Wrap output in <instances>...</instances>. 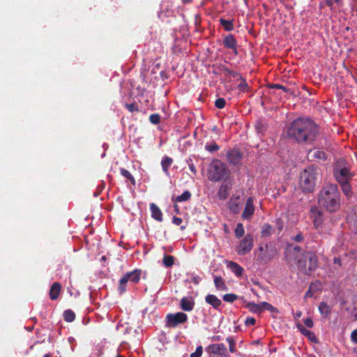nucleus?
I'll list each match as a JSON object with an SVG mask.
<instances>
[{"label":"nucleus","mask_w":357,"mask_h":357,"mask_svg":"<svg viewBox=\"0 0 357 357\" xmlns=\"http://www.w3.org/2000/svg\"><path fill=\"white\" fill-rule=\"evenodd\" d=\"M319 135L318 125L310 118H297L287 129L288 137L299 144H312Z\"/></svg>","instance_id":"1"},{"label":"nucleus","mask_w":357,"mask_h":357,"mask_svg":"<svg viewBox=\"0 0 357 357\" xmlns=\"http://www.w3.org/2000/svg\"><path fill=\"white\" fill-rule=\"evenodd\" d=\"M341 195L336 184H326L319 192V204L326 211L335 212L340 208Z\"/></svg>","instance_id":"2"},{"label":"nucleus","mask_w":357,"mask_h":357,"mask_svg":"<svg viewBox=\"0 0 357 357\" xmlns=\"http://www.w3.org/2000/svg\"><path fill=\"white\" fill-rule=\"evenodd\" d=\"M319 174V169L314 165L305 168L300 174L299 186L303 192H313Z\"/></svg>","instance_id":"3"},{"label":"nucleus","mask_w":357,"mask_h":357,"mask_svg":"<svg viewBox=\"0 0 357 357\" xmlns=\"http://www.w3.org/2000/svg\"><path fill=\"white\" fill-rule=\"evenodd\" d=\"M229 174L227 165L221 160L215 159L209 165L207 171L208 178L213 182H218L226 179Z\"/></svg>","instance_id":"4"},{"label":"nucleus","mask_w":357,"mask_h":357,"mask_svg":"<svg viewBox=\"0 0 357 357\" xmlns=\"http://www.w3.org/2000/svg\"><path fill=\"white\" fill-rule=\"evenodd\" d=\"M142 271L135 269L132 271L126 273L119 281V291L121 294L126 290L127 283L130 281L133 284H137L140 280Z\"/></svg>","instance_id":"5"},{"label":"nucleus","mask_w":357,"mask_h":357,"mask_svg":"<svg viewBox=\"0 0 357 357\" xmlns=\"http://www.w3.org/2000/svg\"><path fill=\"white\" fill-rule=\"evenodd\" d=\"M188 321V315L182 312L169 313L166 316V326L169 328H175L179 324Z\"/></svg>","instance_id":"6"},{"label":"nucleus","mask_w":357,"mask_h":357,"mask_svg":"<svg viewBox=\"0 0 357 357\" xmlns=\"http://www.w3.org/2000/svg\"><path fill=\"white\" fill-rule=\"evenodd\" d=\"M254 245V238L251 234H247L239 242L236 248V251L238 255H245L252 249Z\"/></svg>","instance_id":"7"},{"label":"nucleus","mask_w":357,"mask_h":357,"mask_svg":"<svg viewBox=\"0 0 357 357\" xmlns=\"http://www.w3.org/2000/svg\"><path fill=\"white\" fill-rule=\"evenodd\" d=\"M206 351L208 354V357H230L223 343L210 344L206 347Z\"/></svg>","instance_id":"8"},{"label":"nucleus","mask_w":357,"mask_h":357,"mask_svg":"<svg viewBox=\"0 0 357 357\" xmlns=\"http://www.w3.org/2000/svg\"><path fill=\"white\" fill-rule=\"evenodd\" d=\"M334 176L339 183L348 181L352 177V174L347 167H342L341 169L336 168L334 170Z\"/></svg>","instance_id":"9"},{"label":"nucleus","mask_w":357,"mask_h":357,"mask_svg":"<svg viewBox=\"0 0 357 357\" xmlns=\"http://www.w3.org/2000/svg\"><path fill=\"white\" fill-rule=\"evenodd\" d=\"M222 44L225 47L231 49L234 55H238L237 50L238 43L235 37L232 34H228L222 40Z\"/></svg>","instance_id":"10"},{"label":"nucleus","mask_w":357,"mask_h":357,"mask_svg":"<svg viewBox=\"0 0 357 357\" xmlns=\"http://www.w3.org/2000/svg\"><path fill=\"white\" fill-rule=\"evenodd\" d=\"M310 216L313 220L314 227L319 228L323 222L322 212L317 206H313L310 211Z\"/></svg>","instance_id":"11"},{"label":"nucleus","mask_w":357,"mask_h":357,"mask_svg":"<svg viewBox=\"0 0 357 357\" xmlns=\"http://www.w3.org/2000/svg\"><path fill=\"white\" fill-rule=\"evenodd\" d=\"M255 212L254 198L250 197L248 198L245 209L242 213V218L245 220H250Z\"/></svg>","instance_id":"12"},{"label":"nucleus","mask_w":357,"mask_h":357,"mask_svg":"<svg viewBox=\"0 0 357 357\" xmlns=\"http://www.w3.org/2000/svg\"><path fill=\"white\" fill-rule=\"evenodd\" d=\"M227 157L229 162L231 165H238L242 159V153L238 149H232L227 153Z\"/></svg>","instance_id":"13"},{"label":"nucleus","mask_w":357,"mask_h":357,"mask_svg":"<svg viewBox=\"0 0 357 357\" xmlns=\"http://www.w3.org/2000/svg\"><path fill=\"white\" fill-rule=\"evenodd\" d=\"M295 261L298 270L304 274L309 275L308 273V258H307V252L303 253Z\"/></svg>","instance_id":"14"},{"label":"nucleus","mask_w":357,"mask_h":357,"mask_svg":"<svg viewBox=\"0 0 357 357\" xmlns=\"http://www.w3.org/2000/svg\"><path fill=\"white\" fill-rule=\"evenodd\" d=\"M181 308L186 312H190L195 307V301L191 296L183 297L180 303Z\"/></svg>","instance_id":"15"},{"label":"nucleus","mask_w":357,"mask_h":357,"mask_svg":"<svg viewBox=\"0 0 357 357\" xmlns=\"http://www.w3.org/2000/svg\"><path fill=\"white\" fill-rule=\"evenodd\" d=\"M205 301L206 303L211 305L215 310H220V307L222 305V301L215 295L208 294L205 297Z\"/></svg>","instance_id":"16"},{"label":"nucleus","mask_w":357,"mask_h":357,"mask_svg":"<svg viewBox=\"0 0 357 357\" xmlns=\"http://www.w3.org/2000/svg\"><path fill=\"white\" fill-rule=\"evenodd\" d=\"M307 258H308V273L310 274L312 271L317 269L318 266V259L314 253L307 252Z\"/></svg>","instance_id":"17"},{"label":"nucleus","mask_w":357,"mask_h":357,"mask_svg":"<svg viewBox=\"0 0 357 357\" xmlns=\"http://www.w3.org/2000/svg\"><path fill=\"white\" fill-rule=\"evenodd\" d=\"M301 248L300 246H295L292 249L289 248L288 250V254L287 255V258L288 262L289 264L291 263L292 260H296L297 258L301 257Z\"/></svg>","instance_id":"18"},{"label":"nucleus","mask_w":357,"mask_h":357,"mask_svg":"<svg viewBox=\"0 0 357 357\" xmlns=\"http://www.w3.org/2000/svg\"><path fill=\"white\" fill-rule=\"evenodd\" d=\"M61 291V285L59 282H54L50 290V297L51 300H56Z\"/></svg>","instance_id":"19"},{"label":"nucleus","mask_w":357,"mask_h":357,"mask_svg":"<svg viewBox=\"0 0 357 357\" xmlns=\"http://www.w3.org/2000/svg\"><path fill=\"white\" fill-rule=\"evenodd\" d=\"M227 267L234 273L237 277H241L243 272L244 269L241 267L238 264L234 261H229L227 264Z\"/></svg>","instance_id":"20"},{"label":"nucleus","mask_w":357,"mask_h":357,"mask_svg":"<svg viewBox=\"0 0 357 357\" xmlns=\"http://www.w3.org/2000/svg\"><path fill=\"white\" fill-rule=\"evenodd\" d=\"M150 210L151 212V216L155 220L162 222V213L161 210L158 208V206L152 203L150 204Z\"/></svg>","instance_id":"21"},{"label":"nucleus","mask_w":357,"mask_h":357,"mask_svg":"<svg viewBox=\"0 0 357 357\" xmlns=\"http://www.w3.org/2000/svg\"><path fill=\"white\" fill-rule=\"evenodd\" d=\"M319 311L323 318H328L331 313L332 307L322 301L319 303Z\"/></svg>","instance_id":"22"},{"label":"nucleus","mask_w":357,"mask_h":357,"mask_svg":"<svg viewBox=\"0 0 357 357\" xmlns=\"http://www.w3.org/2000/svg\"><path fill=\"white\" fill-rule=\"evenodd\" d=\"M240 204V197L238 196L232 197L229 202V208L231 211L237 213L239 211Z\"/></svg>","instance_id":"23"},{"label":"nucleus","mask_w":357,"mask_h":357,"mask_svg":"<svg viewBox=\"0 0 357 357\" xmlns=\"http://www.w3.org/2000/svg\"><path fill=\"white\" fill-rule=\"evenodd\" d=\"M276 254L275 249H271V254L266 255L265 253L259 254L257 257V261L261 264H267L270 261Z\"/></svg>","instance_id":"24"},{"label":"nucleus","mask_w":357,"mask_h":357,"mask_svg":"<svg viewBox=\"0 0 357 357\" xmlns=\"http://www.w3.org/2000/svg\"><path fill=\"white\" fill-rule=\"evenodd\" d=\"M214 284L216 289L219 291L227 290V287L224 279L221 276H214Z\"/></svg>","instance_id":"25"},{"label":"nucleus","mask_w":357,"mask_h":357,"mask_svg":"<svg viewBox=\"0 0 357 357\" xmlns=\"http://www.w3.org/2000/svg\"><path fill=\"white\" fill-rule=\"evenodd\" d=\"M308 156L311 158H316L318 160H326V154L324 151L320 150L311 151L308 153Z\"/></svg>","instance_id":"26"},{"label":"nucleus","mask_w":357,"mask_h":357,"mask_svg":"<svg viewBox=\"0 0 357 357\" xmlns=\"http://www.w3.org/2000/svg\"><path fill=\"white\" fill-rule=\"evenodd\" d=\"M234 20H227L224 18L220 19V23L223 26L226 31H231L234 30V26L233 24Z\"/></svg>","instance_id":"27"},{"label":"nucleus","mask_w":357,"mask_h":357,"mask_svg":"<svg viewBox=\"0 0 357 357\" xmlns=\"http://www.w3.org/2000/svg\"><path fill=\"white\" fill-rule=\"evenodd\" d=\"M172 162H173V160L170 157L165 156L162 158V160L161 161V166H162V170L165 173H167V174L168 173V169H169V167L172 165Z\"/></svg>","instance_id":"28"},{"label":"nucleus","mask_w":357,"mask_h":357,"mask_svg":"<svg viewBox=\"0 0 357 357\" xmlns=\"http://www.w3.org/2000/svg\"><path fill=\"white\" fill-rule=\"evenodd\" d=\"M273 231V227L271 225H269L268 224H264L262 226V229H261V236L264 238L270 236L272 234Z\"/></svg>","instance_id":"29"},{"label":"nucleus","mask_w":357,"mask_h":357,"mask_svg":"<svg viewBox=\"0 0 357 357\" xmlns=\"http://www.w3.org/2000/svg\"><path fill=\"white\" fill-rule=\"evenodd\" d=\"M247 307L248 310L254 313H261V308L260 307V303L257 304L253 302L248 303L247 304Z\"/></svg>","instance_id":"30"},{"label":"nucleus","mask_w":357,"mask_h":357,"mask_svg":"<svg viewBox=\"0 0 357 357\" xmlns=\"http://www.w3.org/2000/svg\"><path fill=\"white\" fill-rule=\"evenodd\" d=\"M63 319L67 322H72L75 319V314L71 310H66L63 312Z\"/></svg>","instance_id":"31"},{"label":"nucleus","mask_w":357,"mask_h":357,"mask_svg":"<svg viewBox=\"0 0 357 357\" xmlns=\"http://www.w3.org/2000/svg\"><path fill=\"white\" fill-rule=\"evenodd\" d=\"M260 307L261 308V312L264 310H268L271 312H278V310L276 307H273L271 304L267 302H261Z\"/></svg>","instance_id":"32"},{"label":"nucleus","mask_w":357,"mask_h":357,"mask_svg":"<svg viewBox=\"0 0 357 357\" xmlns=\"http://www.w3.org/2000/svg\"><path fill=\"white\" fill-rule=\"evenodd\" d=\"M121 174L126 178L128 180H129L132 185H135L136 182L135 178L132 176V175L126 169L121 168L120 169Z\"/></svg>","instance_id":"33"},{"label":"nucleus","mask_w":357,"mask_h":357,"mask_svg":"<svg viewBox=\"0 0 357 357\" xmlns=\"http://www.w3.org/2000/svg\"><path fill=\"white\" fill-rule=\"evenodd\" d=\"M191 197V193L188 190H185L181 195L177 196L175 198L176 202H183L188 201Z\"/></svg>","instance_id":"34"},{"label":"nucleus","mask_w":357,"mask_h":357,"mask_svg":"<svg viewBox=\"0 0 357 357\" xmlns=\"http://www.w3.org/2000/svg\"><path fill=\"white\" fill-rule=\"evenodd\" d=\"M162 263L167 268L172 267L174 263V257L172 255H165L162 259Z\"/></svg>","instance_id":"35"},{"label":"nucleus","mask_w":357,"mask_h":357,"mask_svg":"<svg viewBox=\"0 0 357 357\" xmlns=\"http://www.w3.org/2000/svg\"><path fill=\"white\" fill-rule=\"evenodd\" d=\"M340 183L341 184V188L343 193L347 197L350 196L351 192V187L349 182L344 181Z\"/></svg>","instance_id":"36"},{"label":"nucleus","mask_w":357,"mask_h":357,"mask_svg":"<svg viewBox=\"0 0 357 357\" xmlns=\"http://www.w3.org/2000/svg\"><path fill=\"white\" fill-rule=\"evenodd\" d=\"M234 233L237 238H241L245 234V229L242 223L237 224Z\"/></svg>","instance_id":"37"},{"label":"nucleus","mask_w":357,"mask_h":357,"mask_svg":"<svg viewBox=\"0 0 357 357\" xmlns=\"http://www.w3.org/2000/svg\"><path fill=\"white\" fill-rule=\"evenodd\" d=\"M205 149L209 153H213L218 151L220 149V146L215 142H213L211 144H206Z\"/></svg>","instance_id":"38"},{"label":"nucleus","mask_w":357,"mask_h":357,"mask_svg":"<svg viewBox=\"0 0 357 357\" xmlns=\"http://www.w3.org/2000/svg\"><path fill=\"white\" fill-rule=\"evenodd\" d=\"M226 340L229 343V351L231 353L236 352V340H235L234 337L230 336V337H227Z\"/></svg>","instance_id":"39"},{"label":"nucleus","mask_w":357,"mask_h":357,"mask_svg":"<svg viewBox=\"0 0 357 357\" xmlns=\"http://www.w3.org/2000/svg\"><path fill=\"white\" fill-rule=\"evenodd\" d=\"M240 79H241V82L238 84V89L242 92L248 91L249 86H248V84H247L245 79L241 77H240Z\"/></svg>","instance_id":"40"},{"label":"nucleus","mask_w":357,"mask_h":357,"mask_svg":"<svg viewBox=\"0 0 357 357\" xmlns=\"http://www.w3.org/2000/svg\"><path fill=\"white\" fill-rule=\"evenodd\" d=\"M238 296L234 294H227L223 296L222 299L228 303H233L237 300Z\"/></svg>","instance_id":"41"},{"label":"nucleus","mask_w":357,"mask_h":357,"mask_svg":"<svg viewBox=\"0 0 357 357\" xmlns=\"http://www.w3.org/2000/svg\"><path fill=\"white\" fill-rule=\"evenodd\" d=\"M160 116L158 114H152L149 116V121L151 123L157 125L160 122Z\"/></svg>","instance_id":"42"},{"label":"nucleus","mask_w":357,"mask_h":357,"mask_svg":"<svg viewBox=\"0 0 357 357\" xmlns=\"http://www.w3.org/2000/svg\"><path fill=\"white\" fill-rule=\"evenodd\" d=\"M226 104V101L222 98H218L215 102V105L218 109H222Z\"/></svg>","instance_id":"43"},{"label":"nucleus","mask_w":357,"mask_h":357,"mask_svg":"<svg viewBox=\"0 0 357 357\" xmlns=\"http://www.w3.org/2000/svg\"><path fill=\"white\" fill-rule=\"evenodd\" d=\"M203 353V348L202 346H199L197 347L195 352L190 354V357H201Z\"/></svg>","instance_id":"44"},{"label":"nucleus","mask_w":357,"mask_h":357,"mask_svg":"<svg viewBox=\"0 0 357 357\" xmlns=\"http://www.w3.org/2000/svg\"><path fill=\"white\" fill-rule=\"evenodd\" d=\"M125 106L130 112L139 111L138 106L135 103L126 104Z\"/></svg>","instance_id":"45"},{"label":"nucleus","mask_w":357,"mask_h":357,"mask_svg":"<svg viewBox=\"0 0 357 357\" xmlns=\"http://www.w3.org/2000/svg\"><path fill=\"white\" fill-rule=\"evenodd\" d=\"M298 328L300 330V331L301 332V333L303 334L304 335H308V336L314 335L313 333L311 331H310L309 330L306 329L305 328H304L301 325H298Z\"/></svg>","instance_id":"46"},{"label":"nucleus","mask_w":357,"mask_h":357,"mask_svg":"<svg viewBox=\"0 0 357 357\" xmlns=\"http://www.w3.org/2000/svg\"><path fill=\"white\" fill-rule=\"evenodd\" d=\"M255 323H256V320L253 317H248L245 321V324L246 326L254 325V324H255Z\"/></svg>","instance_id":"47"},{"label":"nucleus","mask_w":357,"mask_h":357,"mask_svg":"<svg viewBox=\"0 0 357 357\" xmlns=\"http://www.w3.org/2000/svg\"><path fill=\"white\" fill-rule=\"evenodd\" d=\"M304 324L308 328H312L314 326L313 321L311 318H307L304 320Z\"/></svg>","instance_id":"48"},{"label":"nucleus","mask_w":357,"mask_h":357,"mask_svg":"<svg viewBox=\"0 0 357 357\" xmlns=\"http://www.w3.org/2000/svg\"><path fill=\"white\" fill-rule=\"evenodd\" d=\"M172 222L176 225H180L183 222V220L181 218L174 216Z\"/></svg>","instance_id":"49"},{"label":"nucleus","mask_w":357,"mask_h":357,"mask_svg":"<svg viewBox=\"0 0 357 357\" xmlns=\"http://www.w3.org/2000/svg\"><path fill=\"white\" fill-rule=\"evenodd\" d=\"M351 338L354 342L357 343V329L351 333Z\"/></svg>","instance_id":"50"},{"label":"nucleus","mask_w":357,"mask_h":357,"mask_svg":"<svg viewBox=\"0 0 357 357\" xmlns=\"http://www.w3.org/2000/svg\"><path fill=\"white\" fill-rule=\"evenodd\" d=\"M293 239L296 242H301L303 240V237L301 234H298L293 238Z\"/></svg>","instance_id":"51"},{"label":"nucleus","mask_w":357,"mask_h":357,"mask_svg":"<svg viewBox=\"0 0 357 357\" xmlns=\"http://www.w3.org/2000/svg\"><path fill=\"white\" fill-rule=\"evenodd\" d=\"M326 4L327 6L330 7L331 10L333 9V0H325Z\"/></svg>","instance_id":"52"},{"label":"nucleus","mask_w":357,"mask_h":357,"mask_svg":"<svg viewBox=\"0 0 357 357\" xmlns=\"http://www.w3.org/2000/svg\"><path fill=\"white\" fill-rule=\"evenodd\" d=\"M273 88L278 89H282L284 91H287V89H286L285 86L280 85V84H274Z\"/></svg>","instance_id":"53"},{"label":"nucleus","mask_w":357,"mask_h":357,"mask_svg":"<svg viewBox=\"0 0 357 357\" xmlns=\"http://www.w3.org/2000/svg\"><path fill=\"white\" fill-rule=\"evenodd\" d=\"M333 263L335 264H337L339 266H342V263H341V259L339 257H335L333 259Z\"/></svg>","instance_id":"54"},{"label":"nucleus","mask_w":357,"mask_h":357,"mask_svg":"<svg viewBox=\"0 0 357 357\" xmlns=\"http://www.w3.org/2000/svg\"><path fill=\"white\" fill-rule=\"evenodd\" d=\"M352 314L356 320H357V305L354 307Z\"/></svg>","instance_id":"55"},{"label":"nucleus","mask_w":357,"mask_h":357,"mask_svg":"<svg viewBox=\"0 0 357 357\" xmlns=\"http://www.w3.org/2000/svg\"><path fill=\"white\" fill-rule=\"evenodd\" d=\"M313 296L312 291H311V289H308L305 294V297L307 298V297H312Z\"/></svg>","instance_id":"56"},{"label":"nucleus","mask_w":357,"mask_h":357,"mask_svg":"<svg viewBox=\"0 0 357 357\" xmlns=\"http://www.w3.org/2000/svg\"><path fill=\"white\" fill-rule=\"evenodd\" d=\"M264 248L266 249H268V245H265V246L261 245L259 247L258 250H259V251L263 252L264 251Z\"/></svg>","instance_id":"57"},{"label":"nucleus","mask_w":357,"mask_h":357,"mask_svg":"<svg viewBox=\"0 0 357 357\" xmlns=\"http://www.w3.org/2000/svg\"><path fill=\"white\" fill-rule=\"evenodd\" d=\"M189 167H190V169L191 170V172H192L194 174H196V169L193 165H190Z\"/></svg>","instance_id":"58"},{"label":"nucleus","mask_w":357,"mask_h":357,"mask_svg":"<svg viewBox=\"0 0 357 357\" xmlns=\"http://www.w3.org/2000/svg\"><path fill=\"white\" fill-rule=\"evenodd\" d=\"M333 1H334V3H337L339 6H342V0H333Z\"/></svg>","instance_id":"59"},{"label":"nucleus","mask_w":357,"mask_h":357,"mask_svg":"<svg viewBox=\"0 0 357 357\" xmlns=\"http://www.w3.org/2000/svg\"><path fill=\"white\" fill-rule=\"evenodd\" d=\"M265 254L266 255H269L270 254H271V250L266 249Z\"/></svg>","instance_id":"60"},{"label":"nucleus","mask_w":357,"mask_h":357,"mask_svg":"<svg viewBox=\"0 0 357 357\" xmlns=\"http://www.w3.org/2000/svg\"><path fill=\"white\" fill-rule=\"evenodd\" d=\"M192 0H182L183 3H191Z\"/></svg>","instance_id":"61"},{"label":"nucleus","mask_w":357,"mask_h":357,"mask_svg":"<svg viewBox=\"0 0 357 357\" xmlns=\"http://www.w3.org/2000/svg\"><path fill=\"white\" fill-rule=\"evenodd\" d=\"M351 1L354 3H356L357 4V0H351Z\"/></svg>","instance_id":"62"},{"label":"nucleus","mask_w":357,"mask_h":357,"mask_svg":"<svg viewBox=\"0 0 357 357\" xmlns=\"http://www.w3.org/2000/svg\"><path fill=\"white\" fill-rule=\"evenodd\" d=\"M355 226L356 227V233H357V219L355 221Z\"/></svg>","instance_id":"63"},{"label":"nucleus","mask_w":357,"mask_h":357,"mask_svg":"<svg viewBox=\"0 0 357 357\" xmlns=\"http://www.w3.org/2000/svg\"><path fill=\"white\" fill-rule=\"evenodd\" d=\"M43 357H51V356L47 354L44 355Z\"/></svg>","instance_id":"64"}]
</instances>
